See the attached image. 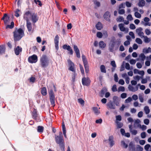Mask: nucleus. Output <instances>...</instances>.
I'll use <instances>...</instances> for the list:
<instances>
[{
  "label": "nucleus",
  "mask_w": 151,
  "mask_h": 151,
  "mask_svg": "<svg viewBox=\"0 0 151 151\" xmlns=\"http://www.w3.org/2000/svg\"><path fill=\"white\" fill-rule=\"evenodd\" d=\"M55 141L56 143L59 145L62 151H65V144L62 132H60L59 135H55Z\"/></svg>",
  "instance_id": "1"
},
{
  "label": "nucleus",
  "mask_w": 151,
  "mask_h": 151,
  "mask_svg": "<svg viewBox=\"0 0 151 151\" xmlns=\"http://www.w3.org/2000/svg\"><path fill=\"white\" fill-rule=\"evenodd\" d=\"M13 33L14 40L15 41L19 40L24 36V30L21 28L15 29Z\"/></svg>",
  "instance_id": "2"
},
{
  "label": "nucleus",
  "mask_w": 151,
  "mask_h": 151,
  "mask_svg": "<svg viewBox=\"0 0 151 151\" xmlns=\"http://www.w3.org/2000/svg\"><path fill=\"white\" fill-rule=\"evenodd\" d=\"M40 62L41 66L42 68H46L49 65V60L48 57L45 55H43L40 58Z\"/></svg>",
  "instance_id": "3"
},
{
  "label": "nucleus",
  "mask_w": 151,
  "mask_h": 151,
  "mask_svg": "<svg viewBox=\"0 0 151 151\" xmlns=\"http://www.w3.org/2000/svg\"><path fill=\"white\" fill-rule=\"evenodd\" d=\"M48 93L51 104L54 106L55 105V97L54 93L52 89L50 90V91H49Z\"/></svg>",
  "instance_id": "4"
},
{
  "label": "nucleus",
  "mask_w": 151,
  "mask_h": 151,
  "mask_svg": "<svg viewBox=\"0 0 151 151\" xmlns=\"http://www.w3.org/2000/svg\"><path fill=\"white\" fill-rule=\"evenodd\" d=\"M82 60L83 63L85 72L86 73H88L89 71V67L86 56L84 55H82Z\"/></svg>",
  "instance_id": "5"
},
{
  "label": "nucleus",
  "mask_w": 151,
  "mask_h": 151,
  "mask_svg": "<svg viewBox=\"0 0 151 151\" xmlns=\"http://www.w3.org/2000/svg\"><path fill=\"white\" fill-rule=\"evenodd\" d=\"M68 65L69 67L68 70L73 73L76 72V69L75 67V65L73 62L70 59H68L67 60Z\"/></svg>",
  "instance_id": "6"
},
{
  "label": "nucleus",
  "mask_w": 151,
  "mask_h": 151,
  "mask_svg": "<svg viewBox=\"0 0 151 151\" xmlns=\"http://www.w3.org/2000/svg\"><path fill=\"white\" fill-rule=\"evenodd\" d=\"M37 57L35 54L29 57L28 58V62L31 63H36L37 61Z\"/></svg>",
  "instance_id": "7"
},
{
  "label": "nucleus",
  "mask_w": 151,
  "mask_h": 151,
  "mask_svg": "<svg viewBox=\"0 0 151 151\" xmlns=\"http://www.w3.org/2000/svg\"><path fill=\"white\" fill-rule=\"evenodd\" d=\"M82 84L83 86H89L91 83V81L88 77H83L82 79Z\"/></svg>",
  "instance_id": "8"
},
{
  "label": "nucleus",
  "mask_w": 151,
  "mask_h": 151,
  "mask_svg": "<svg viewBox=\"0 0 151 151\" xmlns=\"http://www.w3.org/2000/svg\"><path fill=\"white\" fill-rule=\"evenodd\" d=\"M32 14L29 11L26 12L24 15L23 18L26 22L29 21V19L31 17Z\"/></svg>",
  "instance_id": "9"
},
{
  "label": "nucleus",
  "mask_w": 151,
  "mask_h": 151,
  "mask_svg": "<svg viewBox=\"0 0 151 151\" xmlns=\"http://www.w3.org/2000/svg\"><path fill=\"white\" fill-rule=\"evenodd\" d=\"M59 37L58 35H57L54 39V43L56 49L58 50L59 49Z\"/></svg>",
  "instance_id": "10"
},
{
  "label": "nucleus",
  "mask_w": 151,
  "mask_h": 151,
  "mask_svg": "<svg viewBox=\"0 0 151 151\" xmlns=\"http://www.w3.org/2000/svg\"><path fill=\"white\" fill-rule=\"evenodd\" d=\"M32 116L33 118L36 120L37 122L39 121V118L38 117V115L37 113V110L34 109L32 112Z\"/></svg>",
  "instance_id": "11"
},
{
  "label": "nucleus",
  "mask_w": 151,
  "mask_h": 151,
  "mask_svg": "<svg viewBox=\"0 0 151 151\" xmlns=\"http://www.w3.org/2000/svg\"><path fill=\"white\" fill-rule=\"evenodd\" d=\"M63 48L64 49L67 50L68 51H69V52L68 53L70 54V55H72L73 54V51L70 46L68 45H65L63 46Z\"/></svg>",
  "instance_id": "12"
},
{
  "label": "nucleus",
  "mask_w": 151,
  "mask_h": 151,
  "mask_svg": "<svg viewBox=\"0 0 151 151\" xmlns=\"http://www.w3.org/2000/svg\"><path fill=\"white\" fill-rule=\"evenodd\" d=\"M1 19L4 20V24H6L8 23V22L9 20V17L8 16L7 14H4Z\"/></svg>",
  "instance_id": "13"
},
{
  "label": "nucleus",
  "mask_w": 151,
  "mask_h": 151,
  "mask_svg": "<svg viewBox=\"0 0 151 151\" xmlns=\"http://www.w3.org/2000/svg\"><path fill=\"white\" fill-rule=\"evenodd\" d=\"M115 104L114 102L110 101L107 103V106L110 109H115L116 107Z\"/></svg>",
  "instance_id": "14"
},
{
  "label": "nucleus",
  "mask_w": 151,
  "mask_h": 151,
  "mask_svg": "<svg viewBox=\"0 0 151 151\" xmlns=\"http://www.w3.org/2000/svg\"><path fill=\"white\" fill-rule=\"evenodd\" d=\"M73 48L75 52L76 56L78 58H80V51L77 46L76 45L73 46Z\"/></svg>",
  "instance_id": "15"
},
{
  "label": "nucleus",
  "mask_w": 151,
  "mask_h": 151,
  "mask_svg": "<svg viewBox=\"0 0 151 151\" xmlns=\"http://www.w3.org/2000/svg\"><path fill=\"white\" fill-rule=\"evenodd\" d=\"M22 51V48L19 46H17L16 48L14 49V51L15 54L17 55H19L20 53Z\"/></svg>",
  "instance_id": "16"
},
{
  "label": "nucleus",
  "mask_w": 151,
  "mask_h": 151,
  "mask_svg": "<svg viewBox=\"0 0 151 151\" xmlns=\"http://www.w3.org/2000/svg\"><path fill=\"white\" fill-rule=\"evenodd\" d=\"M113 139L114 137L112 135L109 137L108 140L109 141L110 146L111 147H112L114 145V141Z\"/></svg>",
  "instance_id": "17"
},
{
  "label": "nucleus",
  "mask_w": 151,
  "mask_h": 151,
  "mask_svg": "<svg viewBox=\"0 0 151 151\" xmlns=\"http://www.w3.org/2000/svg\"><path fill=\"white\" fill-rule=\"evenodd\" d=\"M110 16V13L109 11H106L104 15V17L105 19L109 22L110 21V19H109Z\"/></svg>",
  "instance_id": "18"
},
{
  "label": "nucleus",
  "mask_w": 151,
  "mask_h": 151,
  "mask_svg": "<svg viewBox=\"0 0 151 151\" xmlns=\"http://www.w3.org/2000/svg\"><path fill=\"white\" fill-rule=\"evenodd\" d=\"M124 24H120L119 25V28L120 30L121 31H126L127 32H128L129 29L128 28H125L124 26Z\"/></svg>",
  "instance_id": "19"
},
{
  "label": "nucleus",
  "mask_w": 151,
  "mask_h": 151,
  "mask_svg": "<svg viewBox=\"0 0 151 151\" xmlns=\"http://www.w3.org/2000/svg\"><path fill=\"white\" fill-rule=\"evenodd\" d=\"M31 17L32 20L34 23L36 22L38 20L37 14H35V13H33L32 14Z\"/></svg>",
  "instance_id": "20"
},
{
  "label": "nucleus",
  "mask_w": 151,
  "mask_h": 151,
  "mask_svg": "<svg viewBox=\"0 0 151 151\" xmlns=\"http://www.w3.org/2000/svg\"><path fill=\"white\" fill-rule=\"evenodd\" d=\"M135 145L132 142H131L129 145V151H134Z\"/></svg>",
  "instance_id": "21"
},
{
  "label": "nucleus",
  "mask_w": 151,
  "mask_h": 151,
  "mask_svg": "<svg viewBox=\"0 0 151 151\" xmlns=\"http://www.w3.org/2000/svg\"><path fill=\"white\" fill-rule=\"evenodd\" d=\"M113 102L115 104L116 106H119V102L118 100V97L116 96H114L113 98Z\"/></svg>",
  "instance_id": "22"
},
{
  "label": "nucleus",
  "mask_w": 151,
  "mask_h": 151,
  "mask_svg": "<svg viewBox=\"0 0 151 151\" xmlns=\"http://www.w3.org/2000/svg\"><path fill=\"white\" fill-rule=\"evenodd\" d=\"M26 26L28 31L30 32L32 29V25L31 23L29 21L26 22Z\"/></svg>",
  "instance_id": "23"
},
{
  "label": "nucleus",
  "mask_w": 151,
  "mask_h": 151,
  "mask_svg": "<svg viewBox=\"0 0 151 151\" xmlns=\"http://www.w3.org/2000/svg\"><path fill=\"white\" fill-rule=\"evenodd\" d=\"M96 27L97 29L100 30L103 28V26L101 22H99L96 24Z\"/></svg>",
  "instance_id": "24"
},
{
  "label": "nucleus",
  "mask_w": 151,
  "mask_h": 151,
  "mask_svg": "<svg viewBox=\"0 0 151 151\" xmlns=\"http://www.w3.org/2000/svg\"><path fill=\"white\" fill-rule=\"evenodd\" d=\"M41 93L42 95L46 96L47 94V89L45 87H43L41 90Z\"/></svg>",
  "instance_id": "25"
},
{
  "label": "nucleus",
  "mask_w": 151,
  "mask_h": 151,
  "mask_svg": "<svg viewBox=\"0 0 151 151\" xmlns=\"http://www.w3.org/2000/svg\"><path fill=\"white\" fill-rule=\"evenodd\" d=\"M5 48L3 45H0V55L5 53Z\"/></svg>",
  "instance_id": "26"
},
{
  "label": "nucleus",
  "mask_w": 151,
  "mask_h": 151,
  "mask_svg": "<svg viewBox=\"0 0 151 151\" xmlns=\"http://www.w3.org/2000/svg\"><path fill=\"white\" fill-rule=\"evenodd\" d=\"M145 2L144 0H140L138 4L139 7H143L145 5Z\"/></svg>",
  "instance_id": "27"
},
{
  "label": "nucleus",
  "mask_w": 151,
  "mask_h": 151,
  "mask_svg": "<svg viewBox=\"0 0 151 151\" xmlns=\"http://www.w3.org/2000/svg\"><path fill=\"white\" fill-rule=\"evenodd\" d=\"M44 128L42 126H39L37 127V131L40 133H42L44 131Z\"/></svg>",
  "instance_id": "28"
},
{
  "label": "nucleus",
  "mask_w": 151,
  "mask_h": 151,
  "mask_svg": "<svg viewBox=\"0 0 151 151\" xmlns=\"http://www.w3.org/2000/svg\"><path fill=\"white\" fill-rule=\"evenodd\" d=\"M143 147L139 145H137L135 148L134 151H143Z\"/></svg>",
  "instance_id": "29"
},
{
  "label": "nucleus",
  "mask_w": 151,
  "mask_h": 151,
  "mask_svg": "<svg viewBox=\"0 0 151 151\" xmlns=\"http://www.w3.org/2000/svg\"><path fill=\"white\" fill-rule=\"evenodd\" d=\"M14 23L13 22H12L11 23L10 25H7L6 27V29H8V28L9 29H12L14 27Z\"/></svg>",
  "instance_id": "30"
},
{
  "label": "nucleus",
  "mask_w": 151,
  "mask_h": 151,
  "mask_svg": "<svg viewBox=\"0 0 151 151\" xmlns=\"http://www.w3.org/2000/svg\"><path fill=\"white\" fill-rule=\"evenodd\" d=\"M99 46L101 48H104L106 46V44L103 41H101L99 42Z\"/></svg>",
  "instance_id": "31"
},
{
  "label": "nucleus",
  "mask_w": 151,
  "mask_h": 151,
  "mask_svg": "<svg viewBox=\"0 0 151 151\" xmlns=\"http://www.w3.org/2000/svg\"><path fill=\"white\" fill-rule=\"evenodd\" d=\"M100 70L101 72L106 73V70L105 66L104 65H101L100 66Z\"/></svg>",
  "instance_id": "32"
},
{
  "label": "nucleus",
  "mask_w": 151,
  "mask_h": 151,
  "mask_svg": "<svg viewBox=\"0 0 151 151\" xmlns=\"http://www.w3.org/2000/svg\"><path fill=\"white\" fill-rule=\"evenodd\" d=\"M77 75L75 73H73L72 77V84H74L75 81V78Z\"/></svg>",
  "instance_id": "33"
},
{
  "label": "nucleus",
  "mask_w": 151,
  "mask_h": 151,
  "mask_svg": "<svg viewBox=\"0 0 151 151\" xmlns=\"http://www.w3.org/2000/svg\"><path fill=\"white\" fill-rule=\"evenodd\" d=\"M116 123L117 124V127L118 128H120L122 127L123 124L122 123L119 122L118 121H116Z\"/></svg>",
  "instance_id": "34"
},
{
  "label": "nucleus",
  "mask_w": 151,
  "mask_h": 151,
  "mask_svg": "<svg viewBox=\"0 0 151 151\" xmlns=\"http://www.w3.org/2000/svg\"><path fill=\"white\" fill-rule=\"evenodd\" d=\"M144 110L146 114H147L150 112V110L148 106H145L144 108Z\"/></svg>",
  "instance_id": "35"
},
{
  "label": "nucleus",
  "mask_w": 151,
  "mask_h": 151,
  "mask_svg": "<svg viewBox=\"0 0 151 151\" xmlns=\"http://www.w3.org/2000/svg\"><path fill=\"white\" fill-rule=\"evenodd\" d=\"M20 11V10L18 9H17L15 12L14 16L17 17H19L20 16L19 14V12Z\"/></svg>",
  "instance_id": "36"
},
{
  "label": "nucleus",
  "mask_w": 151,
  "mask_h": 151,
  "mask_svg": "<svg viewBox=\"0 0 151 151\" xmlns=\"http://www.w3.org/2000/svg\"><path fill=\"white\" fill-rule=\"evenodd\" d=\"M93 2L94 4L98 7H99L100 6V2L98 1L97 0H93Z\"/></svg>",
  "instance_id": "37"
},
{
  "label": "nucleus",
  "mask_w": 151,
  "mask_h": 151,
  "mask_svg": "<svg viewBox=\"0 0 151 151\" xmlns=\"http://www.w3.org/2000/svg\"><path fill=\"white\" fill-rule=\"evenodd\" d=\"M93 109L96 114H99V112L97 107H93Z\"/></svg>",
  "instance_id": "38"
},
{
  "label": "nucleus",
  "mask_w": 151,
  "mask_h": 151,
  "mask_svg": "<svg viewBox=\"0 0 151 151\" xmlns=\"http://www.w3.org/2000/svg\"><path fill=\"white\" fill-rule=\"evenodd\" d=\"M139 57L141 59V60L142 61H144V60L145 59L146 56L143 53H142L140 54L139 55Z\"/></svg>",
  "instance_id": "39"
},
{
  "label": "nucleus",
  "mask_w": 151,
  "mask_h": 151,
  "mask_svg": "<svg viewBox=\"0 0 151 151\" xmlns=\"http://www.w3.org/2000/svg\"><path fill=\"white\" fill-rule=\"evenodd\" d=\"M134 15L136 17L138 18H140L141 16V14L138 12H135L134 13Z\"/></svg>",
  "instance_id": "40"
},
{
  "label": "nucleus",
  "mask_w": 151,
  "mask_h": 151,
  "mask_svg": "<svg viewBox=\"0 0 151 151\" xmlns=\"http://www.w3.org/2000/svg\"><path fill=\"white\" fill-rule=\"evenodd\" d=\"M144 38V41L146 43H149L150 41V38H148L147 36H144L143 37Z\"/></svg>",
  "instance_id": "41"
},
{
  "label": "nucleus",
  "mask_w": 151,
  "mask_h": 151,
  "mask_svg": "<svg viewBox=\"0 0 151 151\" xmlns=\"http://www.w3.org/2000/svg\"><path fill=\"white\" fill-rule=\"evenodd\" d=\"M125 91V88L123 86H120L118 88V91H120L124 92Z\"/></svg>",
  "instance_id": "42"
},
{
  "label": "nucleus",
  "mask_w": 151,
  "mask_h": 151,
  "mask_svg": "<svg viewBox=\"0 0 151 151\" xmlns=\"http://www.w3.org/2000/svg\"><path fill=\"white\" fill-rule=\"evenodd\" d=\"M111 65L114 68H116V65L115 63V62L114 60L111 61L110 63Z\"/></svg>",
  "instance_id": "43"
},
{
  "label": "nucleus",
  "mask_w": 151,
  "mask_h": 151,
  "mask_svg": "<svg viewBox=\"0 0 151 151\" xmlns=\"http://www.w3.org/2000/svg\"><path fill=\"white\" fill-rule=\"evenodd\" d=\"M136 42L139 44H142V40L139 38H137L136 39Z\"/></svg>",
  "instance_id": "44"
},
{
  "label": "nucleus",
  "mask_w": 151,
  "mask_h": 151,
  "mask_svg": "<svg viewBox=\"0 0 151 151\" xmlns=\"http://www.w3.org/2000/svg\"><path fill=\"white\" fill-rule=\"evenodd\" d=\"M79 66L81 73L84 75V71L83 67L81 64H80Z\"/></svg>",
  "instance_id": "45"
},
{
  "label": "nucleus",
  "mask_w": 151,
  "mask_h": 151,
  "mask_svg": "<svg viewBox=\"0 0 151 151\" xmlns=\"http://www.w3.org/2000/svg\"><path fill=\"white\" fill-rule=\"evenodd\" d=\"M112 91L113 92H116L117 91V89L116 88V85L114 84L112 86V88H111Z\"/></svg>",
  "instance_id": "46"
},
{
  "label": "nucleus",
  "mask_w": 151,
  "mask_h": 151,
  "mask_svg": "<svg viewBox=\"0 0 151 151\" xmlns=\"http://www.w3.org/2000/svg\"><path fill=\"white\" fill-rule=\"evenodd\" d=\"M78 102L81 105H83L84 104V101L81 98H79L78 99Z\"/></svg>",
  "instance_id": "47"
},
{
  "label": "nucleus",
  "mask_w": 151,
  "mask_h": 151,
  "mask_svg": "<svg viewBox=\"0 0 151 151\" xmlns=\"http://www.w3.org/2000/svg\"><path fill=\"white\" fill-rule=\"evenodd\" d=\"M96 35L97 37L99 38H101L102 37L103 35L101 32H98L97 33Z\"/></svg>",
  "instance_id": "48"
},
{
  "label": "nucleus",
  "mask_w": 151,
  "mask_h": 151,
  "mask_svg": "<svg viewBox=\"0 0 151 151\" xmlns=\"http://www.w3.org/2000/svg\"><path fill=\"white\" fill-rule=\"evenodd\" d=\"M140 121L139 120V119H137V120H136L135 122V123H134V127H135V124H138V126H139L141 127V125L140 124H139V123L140 122Z\"/></svg>",
  "instance_id": "49"
},
{
  "label": "nucleus",
  "mask_w": 151,
  "mask_h": 151,
  "mask_svg": "<svg viewBox=\"0 0 151 151\" xmlns=\"http://www.w3.org/2000/svg\"><path fill=\"white\" fill-rule=\"evenodd\" d=\"M111 44L110 45V46L113 47L114 48V47L115 45V42L114 41V40H111Z\"/></svg>",
  "instance_id": "50"
},
{
  "label": "nucleus",
  "mask_w": 151,
  "mask_h": 151,
  "mask_svg": "<svg viewBox=\"0 0 151 151\" xmlns=\"http://www.w3.org/2000/svg\"><path fill=\"white\" fill-rule=\"evenodd\" d=\"M122 144L123 145L125 148H127L128 147V145L126 144L124 141H122L121 142Z\"/></svg>",
  "instance_id": "51"
},
{
  "label": "nucleus",
  "mask_w": 151,
  "mask_h": 151,
  "mask_svg": "<svg viewBox=\"0 0 151 151\" xmlns=\"http://www.w3.org/2000/svg\"><path fill=\"white\" fill-rule=\"evenodd\" d=\"M130 132L133 135H136L137 133V130L134 129L130 131Z\"/></svg>",
  "instance_id": "52"
},
{
  "label": "nucleus",
  "mask_w": 151,
  "mask_h": 151,
  "mask_svg": "<svg viewBox=\"0 0 151 151\" xmlns=\"http://www.w3.org/2000/svg\"><path fill=\"white\" fill-rule=\"evenodd\" d=\"M127 19L129 20L130 21L132 20L133 19V18L131 14L128 15L127 17Z\"/></svg>",
  "instance_id": "53"
},
{
  "label": "nucleus",
  "mask_w": 151,
  "mask_h": 151,
  "mask_svg": "<svg viewBox=\"0 0 151 151\" xmlns=\"http://www.w3.org/2000/svg\"><path fill=\"white\" fill-rule=\"evenodd\" d=\"M141 136L142 138H145L146 136V133L145 132H143L141 134Z\"/></svg>",
  "instance_id": "54"
},
{
  "label": "nucleus",
  "mask_w": 151,
  "mask_h": 151,
  "mask_svg": "<svg viewBox=\"0 0 151 151\" xmlns=\"http://www.w3.org/2000/svg\"><path fill=\"white\" fill-rule=\"evenodd\" d=\"M143 52L145 53H147L150 52V50H148V49H147L146 48H144L143 49Z\"/></svg>",
  "instance_id": "55"
},
{
  "label": "nucleus",
  "mask_w": 151,
  "mask_h": 151,
  "mask_svg": "<svg viewBox=\"0 0 151 151\" xmlns=\"http://www.w3.org/2000/svg\"><path fill=\"white\" fill-rule=\"evenodd\" d=\"M62 130L63 132H66V129L65 125L64 124V122H63L62 123Z\"/></svg>",
  "instance_id": "56"
},
{
  "label": "nucleus",
  "mask_w": 151,
  "mask_h": 151,
  "mask_svg": "<svg viewBox=\"0 0 151 151\" xmlns=\"http://www.w3.org/2000/svg\"><path fill=\"white\" fill-rule=\"evenodd\" d=\"M150 147V145L149 144H147L145 145L144 147V149L145 150H148L149 148Z\"/></svg>",
  "instance_id": "57"
},
{
  "label": "nucleus",
  "mask_w": 151,
  "mask_h": 151,
  "mask_svg": "<svg viewBox=\"0 0 151 151\" xmlns=\"http://www.w3.org/2000/svg\"><path fill=\"white\" fill-rule=\"evenodd\" d=\"M129 28L132 29H135L136 27L135 25L133 24H131L130 25Z\"/></svg>",
  "instance_id": "58"
},
{
  "label": "nucleus",
  "mask_w": 151,
  "mask_h": 151,
  "mask_svg": "<svg viewBox=\"0 0 151 151\" xmlns=\"http://www.w3.org/2000/svg\"><path fill=\"white\" fill-rule=\"evenodd\" d=\"M107 91V90L106 88H103V89L101 90V93L103 94H104L105 93H106V91Z\"/></svg>",
  "instance_id": "59"
},
{
  "label": "nucleus",
  "mask_w": 151,
  "mask_h": 151,
  "mask_svg": "<svg viewBox=\"0 0 151 151\" xmlns=\"http://www.w3.org/2000/svg\"><path fill=\"white\" fill-rule=\"evenodd\" d=\"M114 79L115 82H117L118 81V78L117 74L116 73H115L114 75Z\"/></svg>",
  "instance_id": "60"
},
{
  "label": "nucleus",
  "mask_w": 151,
  "mask_h": 151,
  "mask_svg": "<svg viewBox=\"0 0 151 151\" xmlns=\"http://www.w3.org/2000/svg\"><path fill=\"white\" fill-rule=\"evenodd\" d=\"M116 117L117 121H120L122 120V117L120 115L116 116Z\"/></svg>",
  "instance_id": "61"
},
{
  "label": "nucleus",
  "mask_w": 151,
  "mask_h": 151,
  "mask_svg": "<svg viewBox=\"0 0 151 151\" xmlns=\"http://www.w3.org/2000/svg\"><path fill=\"white\" fill-rule=\"evenodd\" d=\"M129 34L131 36L132 38L134 39L135 38L133 32H130L129 33Z\"/></svg>",
  "instance_id": "62"
},
{
  "label": "nucleus",
  "mask_w": 151,
  "mask_h": 151,
  "mask_svg": "<svg viewBox=\"0 0 151 151\" xmlns=\"http://www.w3.org/2000/svg\"><path fill=\"white\" fill-rule=\"evenodd\" d=\"M121 97L122 99H124L127 97V94L125 93H122L121 95Z\"/></svg>",
  "instance_id": "63"
},
{
  "label": "nucleus",
  "mask_w": 151,
  "mask_h": 151,
  "mask_svg": "<svg viewBox=\"0 0 151 151\" xmlns=\"http://www.w3.org/2000/svg\"><path fill=\"white\" fill-rule=\"evenodd\" d=\"M142 30V28L141 27H139L138 29H136V32L137 33H138V34L139 33V32H141Z\"/></svg>",
  "instance_id": "64"
}]
</instances>
